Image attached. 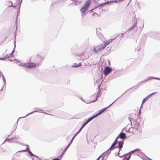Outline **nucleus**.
Wrapping results in <instances>:
<instances>
[{"label":"nucleus","instance_id":"35","mask_svg":"<svg viewBox=\"0 0 160 160\" xmlns=\"http://www.w3.org/2000/svg\"><path fill=\"white\" fill-rule=\"evenodd\" d=\"M122 148V147H118L117 148H119V151H120V150H121V148Z\"/></svg>","mask_w":160,"mask_h":160},{"label":"nucleus","instance_id":"16","mask_svg":"<svg viewBox=\"0 0 160 160\" xmlns=\"http://www.w3.org/2000/svg\"><path fill=\"white\" fill-rule=\"evenodd\" d=\"M149 98V97L148 96H147L146 97H145L143 99V100L142 101V103H144Z\"/></svg>","mask_w":160,"mask_h":160},{"label":"nucleus","instance_id":"12","mask_svg":"<svg viewBox=\"0 0 160 160\" xmlns=\"http://www.w3.org/2000/svg\"><path fill=\"white\" fill-rule=\"evenodd\" d=\"M123 141H119L118 142V146H117L115 148H117L118 147H122L123 145Z\"/></svg>","mask_w":160,"mask_h":160},{"label":"nucleus","instance_id":"44","mask_svg":"<svg viewBox=\"0 0 160 160\" xmlns=\"http://www.w3.org/2000/svg\"><path fill=\"white\" fill-rule=\"evenodd\" d=\"M3 80V82H5V79Z\"/></svg>","mask_w":160,"mask_h":160},{"label":"nucleus","instance_id":"28","mask_svg":"<svg viewBox=\"0 0 160 160\" xmlns=\"http://www.w3.org/2000/svg\"><path fill=\"white\" fill-rule=\"evenodd\" d=\"M60 159H59L58 158H54L52 159V160H60Z\"/></svg>","mask_w":160,"mask_h":160},{"label":"nucleus","instance_id":"10","mask_svg":"<svg viewBox=\"0 0 160 160\" xmlns=\"http://www.w3.org/2000/svg\"><path fill=\"white\" fill-rule=\"evenodd\" d=\"M115 146H114V145H113V144H112V145L111 146L110 148L107 151H106V152H104V153H103V154H107L108 153H109L111 151H110L109 152V151H110V150H112L113 149H114V147Z\"/></svg>","mask_w":160,"mask_h":160},{"label":"nucleus","instance_id":"46","mask_svg":"<svg viewBox=\"0 0 160 160\" xmlns=\"http://www.w3.org/2000/svg\"><path fill=\"white\" fill-rule=\"evenodd\" d=\"M12 132L11 133H10V135H8V136H10V135H11L12 134Z\"/></svg>","mask_w":160,"mask_h":160},{"label":"nucleus","instance_id":"2","mask_svg":"<svg viewBox=\"0 0 160 160\" xmlns=\"http://www.w3.org/2000/svg\"><path fill=\"white\" fill-rule=\"evenodd\" d=\"M105 48V45H103L102 44L95 47L93 50L94 51H95L96 52L98 53L101 51L102 50Z\"/></svg>","mask_w":160,"mask_h":160},{"label":"nucleus","instance_id":"43","mask_svg":"<svg viewBox=\"0 0 160 160\" xmlns=\"http://www.w3.org/2000/svg\"><path fill=\"white\" fill-rule=\"evenodd\" d=\"M135 25H133L131 28H130H130H133L134 27Z\"/></svg>","mask_w":160,"mask_h":160},{"label":"nucleus","instance_id":"5","mask_svg":"<svg viewBox=\"0 0 160 160\" xmlns=\"http://www.w3.org/2000/svg\"><path fill=\"white\" fill-rule=\"evenodd\" d=\"M95 118L94 116H92L91 117L89 118L83 124L82 127L80 128L79 130H82V128L85 126L86 124H87L88 122L91 121L92 119Z\"/></svg>","mask_w":160,"mask_h":160},{"label":"nucleus","instance_id":"27","mask_svg":"<svg viewBox=\"0 0 160 160\" xmlns=\"http://www.w3.org/2000/svg\"><path fill=\"white\" fill-rule=\"evenodd\" d=\"M128 153H127V154H124V155H122V156H119V157L122 158V157H123L124 156H125V155H128Z\"/></svg>","mask_w":160,"mask_h":160},{"label":"nucleus","instance_id":"42","mask_svg":"<svg viewBox=\"0 0 160 160\" xmlns=\"http://www.w3.org/2000/svg\"><path fill=\"white\" fill-rule=\"evenodd\" d=\"M15 43H16V41H15V42H14V45H15L14 47H15V46H16V45H15Z\"/></svg>","mask_w":160,"mask_h":160},{"label":"nucleus","instance_id":"6","mask_svg":"<svg viewBox=\"0 0 160 160\" xmlns=\"http://www.w3.org/2000/svg\"><path fill=\"white\" fill-rule=\"evenodd\" d=\"M112 71V69L108 67H106L104 70V74L105 75H107L109 74Z\"/></svg>","mask_w":160,"mask_h":160},{"label":"nucleus","instance_id":"41","mask_svg":"<svg viewBox=\"0 0 160 160\" xmlns=\"http://www.w3.org/2000/svg\"><path fill=\"white\" fill-rule=\"evenodd\" d=\"M119 152H120V151H118V156H119Z\"/></svg>","mask_w":160,"mask_h":160},{"label":"nucleus","instance_id":"8","mask_svg":"<svg viewBox=\"0 0 160 160\" xmlns=\"http://www.w3.org/2000/svg\"><path fill=\"white\" fill-rule=\"evenodd\" d=\"M70 146V145H69V144H68V145H67V146L65 148L64 150L63 151L62 153V154L59 156V158H60V159H61L62 158L63 154L65 153V152L68 149V148H69Z\"/></svg>","mask_w":160,"mask_h":160},{"label":"nucleus","instance_id":"11","mask_svg":"<svg viewBox=\"0 0 160 160\" xmlns=\"http://www.w3.org/2000/svg\"><path fill=\"white\" fill-rule=\"evenodd\" d=\"M81 131H78L74 135V136H73V138H72V139L71 140L70 142L68 144L69 145H71V144L72 142L73 141V139H74V138H75V137L76 136V135H77V134L79 133Z\"/></svg>","mask_w":160,"mask_h":160},{"label":"nucleus","instance_id":"51","mask_svg":"<svg viewBox=\"0 0 160 160\" xmlns=\"http://www.w3.org/2000/svg\"><path fill=\"white\" fill-rule=\"evenodd\" d=\"M125 158H124L123 159V160H124V159H125Z\"/></svg>","mask_w":160,"mask_h":160},{"label":"nucleus","instance_id":"4","mask_svg":"<svg viewBox=\"0 0 160 160\" xmlns=\"http://www.w3.org/2000/svg\"><path fill=\"white\" fill-rule=\"evenodd\" d=\"M118 99V98H117V99H116L115 101H114L112 103H111L110 105H109V106H108L106 108H102V109H101V110H100V111H99V112L98 113V114H95V115H94L92 116H94L95 117V118L97 117L98 115L99 114L101 113H102V112H103L104 111L106 110V109L108 108V107H109L111 105H112L117 99Z\"/></svg>","mask_w":160,"mask_h":160},{"label":"nucleus","instance_id":"24","mask_svg":"<svg viewBox=\"0 0 160 160\" xmlns=\"http://www.w3.org/2000/svg\"><path fill=\"white\" fill-rule=\"evenodd\" d=\"M7 141H8V142H10V139H6L4 141V142H3L2 144L3 143Z\"/></svg>","mask_w":160,"mask_h":160},{"label":"nucleus","instance_id":"32","mask_svg":"<svg viewBox=\"0 0 160 160\" xmlns=\"http://www.w3.org/2000/svg\"><path fill=\"white\" fill-rule=\"evenodd\" d=\"M126 131V132H129V133H130L131 132L130 131L128 130V131ZM132 133H133V132H132Z\"/></svg>","mask_w":160,"mask_h":160},{"label":"nucleus","instance_id":"13","mask_svg":"<svg viewBox=\"0 0 160 160\" xmlns=\"http://www.w3.org/2000/svg\"><path fill=\"white\" fill-rule=\"evenodd\" d=\"M140 150L138 149H135L133 150H132V151H130L128 153L129 154V155H131L133 153H134V152H136V151H140Z\"/></svg>","mask_w":160,"mask_h":160},{"label":"nucleus","instance_id":"23","mask_svg":"<svg viewBox=\"0 0 160 160\" xmlns=\"http://www.w3.org/2000/svg\"><path fill=\"white\" fill-rule=\"evenodd\" d=\"M156 92H154L153 93H152L151 94H150L149 95H148V96L149 97V98H150V97H151V96H152V95L154 94Z\"/></svg>","mask_w":160,"mask_h":160},{"label":"nucleus","instance_id":"3","mask_svg":"<svg viewBox=\"0 0 160 160\" xmlns=\"http://www.w3.org/2000/svg\"><path fill=\"white\" fill-rule=\"evenodd\" d=\"M96 34L98 37V38L101 39L102 40H103V36L102 34L100 32L101 31V29L100 28H96Z\"/></svg>","mask_w":160,"mask_h":160},{"label":"nucleus","instance_id":"25","mask_svg":"<svg viewBox=\"0 0 160 160\" xmlns=\"http://www.w3.org/2000/svg\"><path fill=\"white\" fill-rule=\"evenodd\" d=\"M131 158V155H129L128 157L127 158L126 160H129Z\"/></svg>","mask_w":160,"mask_h":160},{"label":"nucleus","instance_id":"29","mask_svg":"<svg viewBox=\"0 0 160 160\" xmlns=\"http://www.w3.org/2000/svg\"><path fill=\"white\" fill-rule=\"evenodd\" d=\"M9 2H10V3H11V5H10V6H9V7H10V6L13 7V6L12 5V1H10ZM16 7L15 6H14V7Z\"/></svg>","mask_w":160,"mask_h":160},{"label":"nucleus","instance_id":"14","mask_svg":"<svg viewBox=\"0 0 160 160\" xmlns=\"http://www.w3.org/2000/svg\"><path fill=\"white\" fill-rule=\"evenodd\" d=\"M27 146V147H26V150H20V151L17 152V153H18V152H26L27 151V150H29V146Z\"/></svg>","mask_w":160,"mask_h":160},{"label":"nucleus","instance_id":"37","mask_svg":"<svg viewBox=\"0 0 160 160\" xmlns=\"http://www.w3.org/2000/svg\"><path fill=\"white\" fill-rule=\"evenodd\" d=\"M97 98H96L95 100L93 101H92L91 102H93L96 101H97Z\"/></svg>","mask_w":160,"mask_h":160},{"label":"nucleus","instance_id":"26","mask_svg":"<svg viewBox=\"0 0 160 160\" xmlns=\"http://www.w3.org/2000/svg\"><path fill=\"white\" fill-rule=\"evenodd\" d=\"M30 154V156H31V157H32L34 156V154H33L32 152H31V153H30V154Z\"/></svg>","mask_w":160,"mask_h":160},{"label":"nucleus","instance_id":"50","mask_svg":"<svg viewBox=\"0 0 160 160\" xmlns=\"http://www.w3.org/2000/svg\"><path fill=\"white\" fill-rule=\"evenodd\" d=\"M124 128H123L122 129V130H124Z\"/></svg>","mask_w":160,"mask_h":160},{"label":"nucleus","instance_id":"21","mask_svg":"<svg viewBox=\"0 0 160 160\" xmlns=\"http://www.w3.org/2000/svg\"><path fill=\"white\" fill-rule=\"evenodd\" d=\"M114 39H109L108 40V42H109V43H110V42H112V41H113Z\"/></svg>","mask_w":160,"mask_h":160},{"label":"nucleus","instance_id":"18","mask_svg":"<svg viewBox=\"0 0 160 160\" xmlns=\"http://www.w3.org/2000/svg\"><path fill=\"white\" fill-rule=\"evenodd\" d=\"M117 139H118V138H116L115 139V140L114 141V142L112 144L114 146H115V145L117 144V143L118 142V141H117Z\"/></svg>","mask_w":160,"mask_h":160},{"label":"nucleus","instance_id":"38","mask_svg":"<svg viewBox=\"0 0 160 160\" xmlns=\"http://www.w3.org/2000/svg\"><path fill=\"white\" fill-rule=\"evenodd\" d=\"M33 157H36L37 158H38V157L36 155H35L34 154V156Z\"/></svg>","mask_w":160,"mask_h":160},{"label":"nucleus","instance_id":"49","mask_svg":"<svg viewBox=\"0 0 160 160\" xmlns=\"http://www.w3.org/2000/svg\"><path fill=\"white\" fill-rule=\"evenodd\" d=\"M118 2V1H115V2Z\"/></svg>","mask_w":160,"mask_h":160},{"label":"nucleus","instance_id":"40","mask_svg":"<svg viewBox=\"0 0 160 160\" xmlns=\"http://www.w3.org/2000/svg\"><path fill=\"white\" fill-rule=\"evenodd\" d=\"M4 58H0V60H4Z\"/></svg>","mask_w":160,"mask_h":160},{"label":"nucleus","instance_id":"33","mask_svg":"<svg viewBox=\"0 0 160 160\" xmlns=\"http://www.w3.org/2000/svg\"><path fill=\"white\" fill-rule=\"evenodd\" d=\"M2 76L3 79V80L5 79V78L2 74Z\"/></svg>","mask_w":160,"mask_h":160},{"label":"nucleus","instance_id":"9","mask_svg":"<svg viewBox=\"0 0 160 160\" xmlns=\"http://www.w3.org/2000/svg\"><path fill=\"white\" fill-rule=\"evenodd\" d=\"M36 66V65L34 63H28V65H26V67L28 68H31L34 67Z\"/></svg>","mask_w":160,"mask_h":160},{"label":"nucleus","instance_id":"31","mask_svg":"<svg viewBox=\"0 0 160 160\" xmlns=\"http://www.w3.org/2000/svg\"><path fill=\"white\" fill-rule=\"evenodd\" d=\"M153 78L154 79H155L160 80V78Z\"/></svg>","mask_w":160,"mask_h":160},{"label":"nucleus","instance_id":"17","mask_svg":"<svg viewBox=\"0 0 160 160\" xmlns=\"http://www.w3.org/2000/svg\"><path fill=\"white\" fill-rule=\"evenodd\" d=\"M38 112V110H35V111H34L31 112H30L28 114H27L25 116H24V117H22V118H25L27 116H28V115L30 114H32L34 112Z\"/></svg>","mask_w":160,"mask_h":160},{"label":"nucleus","instance_id":"20","mask_svg":"<svg viewBox=\"0 0 160 160\" xmlns=\"http://www.w3.org/2000/svg\"><path fill=\"white\" fill-rule=\"evenodd\" d=\"M109 44V42H108V41H107L103 45H105V47Z\"/></svg>","mask_w":160,"mask_h":160},{"label":"nucleus","instance_id":"53","mask_svg":"<svg viewBox=\"0 0 160 160\" xmlns=\"http://www.w3.org/2000/svg\"><path fill=\"white\" fill-rule=\"evenodd\" d=\"M72 1H73L74 0H72Z\"/></svg>","mask_w":160,"mask_h":160},{"label":"nucleus","instance_id":"48","mask_svg":"<svg viewBox=\"0 0 160 160\" xmlns=\"http://www.w3.org/2000/svg\"><path fill=\"white\" fill-rule=\"evenodd\" d=\"M32 160H34V158H32Z\"/></svg>","mask_w":160,"mask_h":160},{"label":"nucleus","instance_id":"54","mask_svg":"<svg viewBox=\"0 0 160 160\" xmlns=\"http://www.w3.org/2000/svg\"><path fill=\"white\" fill-rule=\"evenodd\" d=\"M131 1V0H130V1Z\"/></svg>","mask_w":160,"mask_h":160},{"label":"nucleus","instance_id":"15","mask_svg":"<svg viewBox=\"0 0 160 160\" xmlns=\"http://www.w3.org/2000/svg\"><path fill=\"white\" fill-rule=\"evenodd\" d=\"M82 65L81 62H79L78 64L76 63H74V65L72 66L73 67H78V66H81Z\"/></svg>","mask_w":160,"mask_h":160},{"label":"nucleus","instance_id":"34","mask_svg":"<svg viewBox=\"0 0 160 160\" xmlns=\"http://www.w3.org/2000/svg\"><path fill=\"white\" fill-rule=\"evenodd\" d=\"M140 49L139 48H137L136 49H135V50H137V51H139V50Z\"/></svg>","mask_w":160,"mask_h":160},{"label":"nucleus","instance_id":"7","mask_svg":"<svg viewBox=\"0 0 160 160\" xmlns=\"http://www.w3.org/2000/svg\"><path fill=\"white\" fill-rule=\"evenodd\" d=\"M120 138L123 139L126 138V134L125 133L121 132L117 137V138Z\"/></svg>","mask_w":160,"mask_h":160},{"label":"nucleus","instance_id":"47","mask_svg":"<svg viewBox=\"0 0 160 160\" xmlns=\"http://www.w3.org/2000/svg\"><path fill=\"white\" fill-rule=\"evenodd\" d=\"M97 14L96 13H93V14Z\"/></svg>","mask_w":160,"mask_h":160},{"label":"nucleus","instance_id":"39","mask_svg":"<svg viewBox=\"0 0 160 160\" xmlns=\"http://www.w3.org/2000/svg\"><path fill=\"white\" fill-rule=\"evenodd\" d=\"M14 49L13 51H12V53H11V54H12V53H13L14 52Z\"/></svg>","mask_w":160,"mask_h":160},{"label":"nucleus","instance_id":"1","mask_svg":"<svg viewBox=\"0 0 160 160\" xmlns=\"http://www.w3.org/2000/svg\"><path fill=\"white\" fill-rule=\"evenodd\" d=\"M90 1L88 0L84 4L82 8L81 9L82 12L81 14L82 15H83L86 10L87 9L88 7L90 5Z\"/></svg>","mask_w":160,"mask_h":160},{"label":"nucleus","instance_id":"19","mask_svg":"<svg viewBox=\"0 0 160 160\" xmlns=\"http://www.w3.org/2000/svg\"><path fill=\"white\" fill-rule=\"evenodd\" d=\"M18 143L20 144V145H23V146H28V145H27V144H23L21 142H18Z\"/></svg>","mask_w":160,"mask_h":160},{"label":"nucleus","instance_id":"52","mask_svg":"<svg viewBox=\"0 0 160 160\" xmlns=\"http://www.w3.org/2000/svg\"><path fill=\"white\" fill-rule=\"evenodd\" d=\"M140 111H139V113H140Z\"/></svg>","mask_w":160,"mask_h":160},{"label":"nucleus","instance_id":"30","mask_svg":"<svg viewBox=\"0 0 160 160\" xmlns=\"http://www.w3.org/2000/svg\"><path fill=\"white\" fill-rule=\"evenodd\" d=\"M27 151H28V153L29 154H30V153L32 152L30 150H28Z\"/></svg>","mask_w":160,"mask_h":160},{"label":"nucleus","instance_id":"45","mask_svg":"<svg viewBox=\"0 0 160 160\" xmlns=\"http://www.w3.org/2000/svg\"><path fill=\"white\" fill-rule=\"evenodd\" d=\"M2 74V72H0V76L1 75V74Z\"/></svg>","mask_w":160,"mask_h":160},{"label":"nucleus","instance_id":"36","mask_svg":"<svg viewBox=\"0 0 160 160\" xmlns=\"http://www.w3.org/2000/svg\"><path fill=\"white\" fill-rule=\"evenodd\" d=\"M101 156H100L96 160H99V159L100 158H101Z\"/></svg>","mask_w":160,"mask_h":160},{"label":"nucleus","instance_id":"22","mask_svg":"<svg viewBox=\"0 0 160 160\" xmlns=\"http://www.w3.org/2000/svg\"><path fill=\"white\" fill-rule=\"evenodd\" d=\"M156 92H154L153 93H152L151 94H150L149 95H148V96L149 97V98H150V97H151V96H152V95L154 94Z\"/></svg>","mask_w":160,"mask_h":160}]
</instances>
